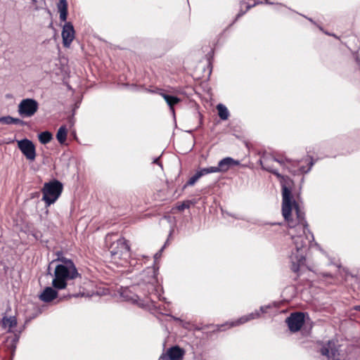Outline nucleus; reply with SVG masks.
<instances>
[{
    "mask_svg": "<svg viewBox=\"0 0 360 360\" xmlns=\"http://www.w3.org/2000/svg\"><path fill=\"white\" fill-rule=\"evenodd\" d=\"M155 291H156V292L158 294V298L160 300V299H161V297H160V293H159V292H158V289L155 288Z\"/></svg>",
    "mask_w": 360,
    "mask_h": 360,
    "instance_id": "obj_26",
    "label": "nucleus"
},
{
    "mask_svg": "<svg viewBox=\"0 0 360 360\" xmlns=\"http://www.w3.org/2000/svg\"><path fill=\"white\" fill-rule=\"evenodd\" d=\"M199 172L200 173L201 176H204L208 174L211 173H218V170L217 167H209L206 168H202L199 170Z\"/></svg>",
    "mask_w": 360,
    "mask_h": 360,
    "instance_id": "obj_21",
    "label": "nucleus"
},
{
    "mask_svg": "<svg viewBox=\"0 0 360 360\" xmlns=\"http://www.w3.org/2000/svg\"><path fill=\"white\" fill-rule=\"evenodd\" d=\"M110 262L117 267H125L131 264L129 247L123 238L114 241L110 247Z\"/></svg>",
    "mask_w": 360,
    "mask_h": 360,
    "instance_id": "obj_3",
    "label": "nucleus"
},
{
    "mask_svg": "<svg viewBox=\"0 0 360 360\" xmlns=\"http://www.w3.org/2000/svg\"><path fill=\"white\" fill-rule=\"evenodd\" d=\"M355 309L360 311V305L356 306V307H355Z\"/></svg>",
    "mask_w": 360,
    "mask_h": 360,
    "instance_id": "obj_27",
    "label": "nucleus"
},
{
    "mask_svg": "<svg viewBox=\"0 0 360 360\" xmlns=\"http://www.w3.org/2000/svg\"><path fill=\"white\" fill-rule=\"evenodd\" d=\"M184 352L179 347H172L160 356L161 360H182Z\"/></svg>",
    "mask_w": 360,
    "mask_h": 360,
    "instance_id": "obj_10",
    "label": "nucleus"
},
{
    "mask_svg": "<svg viewBox=\"0 0 360 360\" xmlns=\"http://www.w3.org/2000/svg\"><path fill=\"white\" fill-rule=\"evenodd\" d=\"M39 103L33 98L22 99L18 106V112L22 117H31L38 110Z\"/></svg>",
    "mask_w": 360,
    "mask_h": 360,
    "instance_id": "obj_5",
    "label": "nucleus"
},
{
    "mask_svg": "<svg viewBox=\"0 0 360 360\" xmlns=\"http://www.w3.org/2000/svg\"><path fill=\"white\" fill-rule=\"evenodd\" d=\"M251 7V6H247V10H249Z\"/></svg>",
    "mask_w": 360,
    "mask_h": 360,
    "instance_id": "obj_28",
    "label": "nucleus"
},
{
    "mask_svg": "<svg viewBox=\"0 0 360 360\" xmlns=\"http://www.w3.org/2000/svg\"><path fill=\"white\" fill-rule=\"evenodd\" d=\"M188 207H189V204L188 202H183L181 205H179L176 207V209L179 211H183L184 210L188 208Z\"/></svg>",
    "mask_w": 360,
    "mask_h": 360,
    "instance_id": "obj_23",
    "label": "nucleus"
},
{
    "mask_svg": "<svg viewBox=\"0 0 360 360\" xmlns=\"http://www.w3.org/2000/svg\"><path fill=\"white\" fill-rule=\"evenodd\" d=\"M121 297L124 300L131 301L135 302L137 301V296L131 293L128 289L125 288L121 293Z\"/></svg>",
    "mask_w": 360,
    "mask_h": 360,
    "instance_id": "obj_17",
    "label": "nucleus"
},
{
    "mask_svg": "<svg viewBox=\"0 0 360 360\" xmlns=\"http://www.w3.org/2000/svg\"><path fill=\"white\" fill-rule=\"evenodd\" d=\"M63 44L65 47H69L75 39V30L70 22H66L62 30Z\"/></svg>",
    "mask_w": 360,
    "mask_h": 360,
    "instance_id": "obj_9",
    "label": "nucleus"
},
{
    "mask_svg": "<svg viewBox=\"0 0 360 360\" xmlns=\"http://www.w3.org/2000/svg\"><path fill=\"white\" fill-rule=\"evenodd\" d=\"M18 146L27 160H34L35 159V147L31 141L26 139L19 141Z\"/></svg>",
    "mask_w": 360,
    "mask_h": 360,
    "instance_id": "obj_7",
    "label": "nucleus"
},
{
    "mask_svg": "<svg viewBox=\"0 0 360 360\" xmlns=\"http://www.w3.org/2000/svg\"><path fill=\"white\" fill-rule=\"evenodd\" d=\"M58 12L60 13V19L65 22L68 16V3L66 0H60L57 5Z\"/></svg>",
    "mask_w": 360,
    "mask_h": 360,
    "instance_id": "obj_13",
    "label": "nucleus"
},
{
    "mask_svg": "<svg viewBox=\"0 0 360 360\" xmlns=\"http://www.w3.org/2000/svg\"><path fill=\"white\" fill-rule=\"evenodd\" d=\"M160 95L165 100L167 105L169 106L171 112L174 114V105L180 102V99L176 96L168 95L164 92H161Z\"/></svg>",
    "mask_w": 360,
    "mask_h": 360,
    "instance_id": "obj_14",
    "label": "nucleus"
},
{
    "mask_svg": "<svg viewBox=\"0 0 360 360\" xmlns=\"http://www.w3.org/2000/svg\"><path fill=\"white\" fill-rule=\"evenodd\" d=\"M158 159H155V160H154V162H155V163H158Z\"/></svg>",
    "mask_w": 360,
    "mask_h": 360,
    "instance_id": "obj_29",
    "label": "nucleus"
},
{
    "mask_svg": "<svg viewBox=\"0 0 360 360\" xmlns=\"http://www.w3.org/2000/svg\"><path fill=\"white\" fill-rule=\"evenodd\" d=\"M58 295V292L51 287H46L39 295V298L44 302H49L53 300Z\"/></svg>",
    "mask_w": 360,
    "mask_h": 360,
    "instance_id": "obj_12",
    "label": "nucleus"
},
{
    "mask_svg": "<svg viewBox=\"0 0 360 360\" xmlns=\"http://www.w3.org/2000/svg\"><path fill=\"white\" fill-rule=\"evenodd\" d=\"M62 191L63 185L58 181L54 180L45 183L41 190L43 194L42 200L45 202L47 207L50 206L58 200Z\"/></svg>",
    "mask_w": 360,
    "mask_h": 360,
    "instance_id": "obj_4",
    "label": "nucleus"
},
{
    "mask_svg": "<svg viewBox=\"0 0 360 360\" xmlns=\"http://www.w3.org/2000/svg\"><path fill=\"white\" fill-rule=\"evenodd\" d=\"M113 236H115L114 234H108L105 238L106 242L110 240Z\"/></svg>",
    "mask_w": 360,
    "mask_h": 360,
    "instance_id": "obj_25",
    "label": "nucleus"
},
{
    "mask_svg": "<svg viewBox=\"0 0 360 360\" xmlns=\"http://www.w3.org/2000/svg\"><path fill=\"white\" fill-rule=\"evenodd\" d=\"M53 139V135L51 132L46 131L39 134V140L42 144L49 143Z\"/></svg>",
    "mask_w": 360,
    "mask_h": 360,
    "instance_id": "obj_18",
    "label": "nucleus"
},
{
    "mask_svg": "<svg viewBox=\"0 0 360 360\" xmlns=\"http://www.w3.org/2000/svg\"><path fill=\"white\" fill-rule=\"evenodd\" d=\"M201 174L198 171L193 176H191L188 181L186 185L187 186H193L195 184V182L201 177Z\"/></svg>",
    "mask_w": 360,
    "mask_h": 360,
    "instance_id": "obj_22",
    "label": "nucleus"
},
{
    "mask_svg": "<svg viewBox=\"0 0 360 360\" xmlns=\"http://www.w3.org/2000/svg\"><path fill=\"white\" fill-rule=\"evenodd\" d=\"M243 13H239V14L238 15V17H239V16H240V15H243Z\"/></svg>",
    "mask_w": 360,
    "mask_h": 360,
    "instance_id": "obj_30",
    "label": "nucleus"
},
{
    "mask_svg": "<svg viewBox=\"0 0 360 360\" xmlns=\"http://www.w3.org/2000/svg\"><path fill=\"white\" fill-rule=\"evenodd\" d=\"M268 307H261L259 310H256L254 312L250 313L248 315L243 316L236 321L228 322L221 326H217L218 330H224L226 327L228 326L229 328L237 326L243 324L249 321L256 319L260 317L261 313H265Z\"/></svg>",
    "mask_w": 360,
    "mask_h": 360,
    "instance_id": "obj_6",
    "label": "nucleus"
},
{
    "mask_svg": "<svg viewBox=\"0 0 360 360\" xmlns=\"http://www.w3.org/2000/svg\"><path fill=\"white\" fill-rule=\"evenodd\" d=\"M219 116L221 120H226L228 119L229 113L226 107L222 104H218L217 106Z\"/></svg>",
    "mask_w": 360,
    "mask_h": 360,
    "instance_id": "obj_19",
    "label": "nucleus"
},
{
    "mask_svg": "<svg viewBox=\"0 0 360 360\" xmlns=\"http://www.w3.org/2000/svg\"><path fill=\"white\" fill-rule=\"evenodd\" d=\"M1 120L4 123L7 124H21L23 122L22 120H21L19 118H14V117H10V116L4 117L1 118Z\"/></svg>",
    "mask_w": 360,
    "mask_h": 360,
    "instance_id": "obj_20",
    "label": "nucleus"
},
{
    "mask_svg": "<svg viewBox=\"0 0 360 360\" xmlns=\"http://www.w3.org/2000/svg\"><path fill=\"white\" fill-rule=\"evenodd\" d=\"M56 260L60 264L55 268L52 285L55 289L63 290L67 287L68 281L79 276V274L71 259L58 256Z\"/></svg>",
    "mask_w": 360,
    "mask_h": 360,
    "instance_id": "obj_2",
    "label": "nucleus"
},
{
    "mask_svg": "<svg viewBox=\"0 0 360 360\" xmlns=\"http://www.w3.org/2000/svg\"><path fill=\"white\" fill-rule=\"evenodd\" d=\"M68 136V129L65 126H61L56 134V139L60 144L65 143Z\"/></svg>",
    "mask_w": 360,
    "mask_h": 360,
    "instance_id": "obj_16",
    "label": "nucleus"
},
{
    "mask_svg": "<svg viewBox=\"0 0 360 360\" xmlns=\"http://www.w3.org/2000/svg\"><path fill=\"white\" fill-rule=\"evenodd\" d=\"M162 249H163V248H162V249H161L158 252H157V253L155 255L154 257H155V260H157L158 259H159V258L160 257V256H161V252L162 251Z\"/></svg>",
    "mask_w": 360,
    "mask_h": 360,
    "instance_id": "obj_24",
    "label": "nucleus"
},
{
    "mask_svg": "<svg viewBox=\"0 0 360 360\" xmlns=\"http://www.w3.org/2000/svg\"><path fill=\"white\" fill-rule=\"evenodd\" d=\"M16 323V319L14 316L4 317L1 321L2 327L8 330L15 326Z\"/></svg>",
    "mask_w": 360,
    "mask_h": 360,
    "instance_id": "obj_15",
    "label": "nucleus"
},
{
    "mask_svg": "<svg viewBox=\"0 0 360 360\" xmlns=\"http://www.w3.org/2000/svg\"><path fill=\"white\" fill-rule=\"evenodd\" d=\"M259 163L264 170L275 174L280 181L282 186V214L288 226V235L291 237L292 245L290 259L291 269L297 272L300 267L304 265L307 247L314 240L313 234L308 229V225L304 218V213L292 198V181L288 176L279 174L274 168V164L280 165L294 174L308 172L313 165L309 162L308 168L299 166L300 162L278 160L271 155H264L259 160Z\"/></svg>",
    "mask_w": 360,
    "mask_h": 360,
    "instance_id": "obj_1",
    "label": "nucleus"
},
{
    "mask_svg": "<svg viewBox=\"0 0 360 360\" xmlns=\"http://www.w3.org/2000/svg\"><path fill=\"white\" fill-rule=\"evenodd\" d=\"M240 162L233 159L232 158L227 157L219 162L218 166H217L218 172H226L231 167L238 165Z\"/></svg>",
    "mask_w": 360,
    "mask_h": 360,
    "instance_id": "obj_11",
    "label": "nucleus"
},
{
    "mask_svg": "<svg viewBox=\"0 0 360 360\" xmlns=\"http://www.w3.org/2000/svg\"><path fill=\"white\" fill-rule=\"evenodd\" d=\"M289 329L292 332L298 331L304 323V314L301 312L294 313L287 319Z\"/></svg>",
    "mask_w": 360,
    "mask_h": 360,
    "instance_id": "obj_8",
    "label": "nucleus"
}]
</instances>
